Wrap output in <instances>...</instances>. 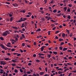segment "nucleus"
I'll use <instances>...</instances> for the list:
<instances>
[{"label":"nucleus","mask_w":76,"mask_h":76,"mask_svg":"<svg viewBox=\"0 0 76 76\" xmlns=\"http://www.w3.org/2000/svg\"><path fill=\"white\" fill-rule=\"evenodd\" d=\"M10 41L11 42H13L14 41V40L12 39H10Z\"/></svg>","instance_id":"nucleus-30"},{"label":"nucleus","mask_w":76,"mask_h":76,"mask_svg":"<svg viewBox=\"0 0 76 76\" xmlns=\"http://www.w3.org/2000/svg\"><path fill=\"white\" fill-rule=\"evenodd\" d=\"M1 72H0V73L1 74H2L4 72V71L3 69H1Z\"/></svg>","instance_id":"nucleus-12"},{"label":"nucleus","mask_w":76,"mask_h":76,"mask_svg":"<svg viewBox=\"0 0 76 76\" xmlns=\"http://www.w3.org/2000/svg\"><path fill=\"white\" fill-rule=\"evenodd\" d=\"M44 74V72H41L40 73V75H42Z\"/></svg>","instance_id":"nucleus-16"},{"label":"nucleus","mask_w":76,"mask_h":76,"mask_svg":"<svg viewBox=\"0 0 76 76\" xmlns=\"http://www.w3.org/2000/svg\"><path fill=\"white\" fill-rule=\"evenodd\" d=\"M36 61L38 63H39L40 62V61L39 60L37 59L36 60Z\"/></svg>","instance_id":"nucleus-51"},{"label":"nucleus","mask_w":76,"mask_h":76,"mask_svg":"<svg viewBox=\"0 0 76 76\" xmlns=\"http://www.w3.org/2000/svg\"><path fill=\"white\" fill-rule=\"evenodd\" d=\"M51 31H49L48 32V35H50V33Z\"/></svg>","instance_id":"nucleus-29"},{"label":"nucleus","mask_w":76,"mask_h":76,"mask_svg":"<svg viewBox=\"0 0 76 76\" xmlns=\"http://www.w3.org/2000/svg\"><path fill=\"white\" fill-rule=\"evenodd\" d=\"M14 38H15V40L16 41H17L18 40V39L15 37H14Z\"/></svg>","instance_id":"nucleus-32"},{"label":"nucleus","mask_w":76,"mask_h":76,"mask_svg":"<svg viewBox=\"0 0 76 76\" xmlns=\"http://www.w3.org/2000/svg\"><path fill=\"white\" fill-rule=\"evenodd\" d=\"M25 20H26V19H24V20L20 19V20H19L16 21V22H17V23H18L19 22H22L23 21H25Z\"/></svg>","instance_id":"nucleus-2"},{"label":"nucleus","mask_w":76,"mask_h":76,"mask_svg":"<svg viewBox=\"0 0 76 76\" xmlns=\"http://www.w3.org/2000/svg\"><path fill=\"white\" fill-rule=\"evenodd\" d=\"M56 27H53V28H52V30H53V31H54L56 29Z\"/></svg>","instance_id":"nucleus-33"},{"label":"nucleus","mask_w":76,"mask_h":76,"mask_svg":"<svg viewBox=\"0 0 76 76\" xmlns=\"http://www.w3.org/2000/svg\"><path fill=\"white\" fill-rule=\"evenodd\" d=\"M34 76H37V75L36 74L34 73L33 75Z\"/></svg>","instance_id":"nucleus-59"},{"label":"nucleus","mask_w":76,"mask_h":76,"mask_svg":"<svg viewBox=\"0 0 76 76\" xmlns=\"http://www.w3.org/2000/svg\"><path fill=\"white\" fill-rule=\"evenodd\" d=\"M67 9V7H64V11H65V12H66V11Z\"/></svg>","instance_id":"nucleus-15"},{"label":"nucleus","mask_w":76,"mask_h":76,"mask_svg":"<svg viewBox=\"0 0 76 76\" xmlns=\"http://www.w3.org/2000/svg\"><path fill=\"white\" fill-rule=\"evenodd\" d=\"M52 58L54 59V60H56V57H55L54 56H53V57H52Z\"/></svg>","instance_id":"nucleus-55"},{"label":"nucleus","mask_w":76,"mask_h":76,"mask_svg":"<svg viewBox=\"0 0 76 76\" xmlns=\"http://www.w3.org/2000/svg\"><path fill=\"white\" fill-rule=\"evenodd\" d=\"M67 11H68V12H70V10L69 8H68V9H67Z\"/></svg>","instance_id":"nucleus-25"},{"label":"nucleus","mask_w":76,"mask_h":76,"mask_svg":"<svg viewBox=\"0 0 76 76\" xmlns=\"http://www.w3.org/2000/svg\"><path fill=\"white\" fill-rule=\"evenodd\" d=\"M66 64H67L69 66H70V65H71V64L69 63H66Z\"/></svg>","instance_id":"nucleus-41"},{"label":"nucleus","mask_w":76,"mask_h":76,"mask_svg":"<svg viewBox=\"0 0 76 76\" xmlns=\"http://www.w3.org/2000/svg\"><path fill=\"white\" fill-rule=\"evenodd\" d=\"M27 74H31V72H29V71H28L27 72Z\"/></svg>","instance_id":"nucleus-36"},{"label":"nucleus","mask_w":76,"mask_h":76,"mask_svg":"<svg viewBox=\"0 0 76 76\" xmlns=\"http://www.w3.org/2000/svg\"><path fill=\"white\" fill-rule=\"evenodd\" d=\"M68 6H69V7H71L72 6V5L71 4H68Z\"/></svg>","instance_id":"nucleus-56"},{"label":"nucleus","mask_w":76,"mask_h":76,"mask_svg":"<svg viewBox=\"0 0 76 76\" xmlns=\"http://www.w3.org/2000/svg\"><path fill=\"white\" fill-rule=\"evenodd\" d=\"M12 65L13 66H15L16 65L14 63V64H12Z\"/></svg>","instance_id":"nucleus-47"},{"label":"nucleus","mask_w":76,"mask_h":76,"mask_svg":"<svg viewBox=\"0 0 76 76\" xmlns=\"http://www.w3.org/2000/svg\"><path fill=\"white\" fill-rule=\"evenodd\" d=\"M0 47H1L2 48H3V49H5V47L4 46V45H3L1 44L0 45Z\"/></svg>","instance_id":"nucleus-6"},{"label":"nucleus","mask_w":76,"mask_h":76,"mask_svg":"<svg viewBox=\"0 0 76 76\" xmlns=\"http://www.w3.org/2000/svg\"><path fill=\"white\" fill-rule=\"evenodd\" d=\"M14 32L15 33H16V32H17V33H19L20 32H19L18 31H16V30H15L14 31Z\"/></svg>","instance_id":"nucleus-26"},{"label":"nucleus","mask_w":76,"mask_h":76,"mask_svg":"<svg viewBox=\"0 0 76 76\" xmlns=\"http://www.w3.org/2000/svg\"><path fill=\"white\" fill-rule=\"evenodd\" d=\"M61 13H60V14H58L57 15V16H61Z\"/></svg>","instance_id":"nucleus-57"},{"label":"nucleus","mask_w":76,"mask_h":76,"mask_svg":"<svg viewBox=\"0 0 76 76\" xmlns=\"http://www.w3.org/2000/svg\"><path fill=\"white\" fill-rule=\"evenodd\" d=\"M12 15H13V13L12 12H11L10 14H9V16L10 17H11Z\"/></svg>","instance_id":"nucleus-17"},{"label":"nucleus","mask_w":76,"mask_h":76,"mask_svg":"<svg viewBox=\"0 0 76 76\" xmlns=\"http://www.w3.org/2000/svg\"><path fill=\"white\" fill-rule=\"evenodd\" d=\"M12 28H14V29H15L16 30H18V29H20L19 27H14L13 26H12Z\"/></svg>","instance_id":"nucleus-5"},{"label":"nucleus","mask_w":76,"mask_h":76,"mask_svg":"<svg viewBox=\"0 0 76 76\" xmlns=\"http://www.w3.org/2000/svg\"><path fill=\"white\" fill-rule=\"evenodd\" d=\"M22 37H23V38H25V36H24V35L23 34H22Z\"/></svg>","instance_id":"nucleus-54"},{"label":"nucleus","mask_w":76,"mask_h":76,"mask_svg":"<svg viewBox=\"0 0 76 76\" xmlns=\"http://www.w3.org/2000/svg\"><path fill=\"white\" fill-rule=\"evenodd\" d=\"M64 44V42H61V45H63Z\"/></svg>","instance_id":"nucleus-35"},{"label":"nucleus","mask_w":76,"mask_h":76,"mask_svg":"<svg viewBox=\"0 0 76 76\" xmlns=\"http://www.w3.org/2000/svg\"><path fill=\"white\" fill-rule=\"evenodd\" d=\"M31 65V63H28V65L29 66H30Z\"/></svg>","instance_id":"nucleus-46"},{"label":"nucleus","mask_w":76,"mask_h":76,"mask_svg":"<svg viewBox=\"0 0 76 76\" xmlns=\"http://www.w3.org/2000/svg\"><path fill=\"white\" fill-rule=\"evenodd\" d=\"M41 31V29H40V28H39L38 29H37L36 30V32H40Z\"/></svg>","instance_id":"nucleus-9"},{"label":"nucleus","mask_w":76,"mask_h":76,"mask_svg":"<svg viewBox=\"0 0 76 76\" xmlns=\"http://www.w3.org/2000/svg\"><path fill=\"white\" fill-rule=\"evenodd\" d=\"M15 48H13V49H11V51L12 52L15 51Z\"/></svg>","instance_id":"nucleus-44"},{"label":"nucleus","mask_w":76,"mask_h":76,"mask_svg":"<svg viewBox=\"0 0 76 76\" xmlns=\"http://www.w3.org/2000/svg\"><path fill=\"white\" fill-rule=\"evenodd\" d=\"M6 61H7L8 60H11V59L10 58H6L4 59Z\"/></svg>","instance_id":"nucleus-18"},{"label":"nucleus","mask_w":76,"mask_h":76,"mask_svg":"<svg viewBox=\"0 0 76 76\" xmlns=\"http://www.w3.org/2000/svg\"><path fill=\"white\" fill-rule=\"evenodd\" d=\"M14 72L15 73H17L18 72V70L17 69H15L14 71Z\"/></svg>","instance_id":"nucleus-31"},{"label":"nucleus","mask_w":76,"mask_h":76,"mask_svg":"<svg viewBox=\"0 0 76 76\" xmlns=\"http://www.w3.org/2000/svg\"><path fill=\"white\" fill-rule=\"evenodd\" d=\"M57 12V10L55 9L54 10H53V13H56Z\"/></svg>","instance_id":"nucleus-24"},{"label":"nucleus","mask_w":76,"mask_h":76,"mask_svg":"<svg viewBox=\"0 0 76 76\" xmlns=\"http://www.w3.org/2000/svg\"><path fill=\"white\" fill-rule=\"evenodd\" d=\"M24 24L23 23L21 27V28H23V27H24Z\"/></svg>","instance_id":"nucleus-28"},{"label":"nucleus","mask_w":76,"mask_h":76,"mask_svg":"<svg viewBox=\"0 0 76 76\" xmlns=\"http://www.w3.org/2000/svg\"><path fill=\"white\" fill-rule=\"evenodd\" d=\"M21 55V54L20 53H19V54H18L17 55V56H20Z\"/></svg>","instance_id":"nucleus-49"},{"label":"nucleus","mask_w":76,"mask_h":76,"mask_svg":"<svg viewBox=\"0 0 76 76\" xmlns=\"http://www.w3.org/2000/svg\"><path fill=\"white\" fill-rule=\"evenodd\" d=\"M30 16L29 15H26V17H27V18H28V17H29Z\"/></svg>","instance_id":"nucleus-61"},{"label":"nucleus","mask_w":76,"mask_h":76,"mask_svg":"<svg viewBox=\"0 0 76 76\" xmlns=\"http://www.w3.org/2000/svg\"><path fill=\"white\" fill-rule=\"evenodd\" d=\"M65 36V34L64 33H63V34H62V37H64Z\"/></svg>","instance_id":"nucleus-20"},{"label":"nucleus","mask_w":76,"mask_h":76,"mask_svg":"<svg viewBox=\"0 0 76 76\" xmlns=\"http://www.w3.org/2000/svg\"><path fill=\"white\" fill-rule=\"evenodd\" d=\"M19 32H20V33H23V32H22V30H19Z\"/></svg>","instance_id":"nucleus-53"},{"label":"nucleus","mask_w":76,"mask_h":76,"mask_svg":"<svg viewBox=\"0 0 76 76\" xmlns=\"http://www.w3.org/2000/svg\"><path fill=\"white\" fill-rule=\"evenodd\" d=\"M72 72L74 73H76V70L72 71Z\"/></svg>","instance_id":"nucleus-42"},{"label":"nucleus","mask_w":76,"mask_h":76,"mask_svg":"<svg viewBox=\"0 0 76 76\" xmlns=\"http://www.w3.org/2000/svg\"><path fill=\"white\" fill-rule=\"evenodd\" d=\"M59 32V31H55V34H57V33H58Z\"/></svg>","instance_id":"nucleus-40"},{"label":"nucleus","mask_w":76,"mask_h":76,"mask_svg":"<svg viewBox=\"0 0 76 76\" xmlns=\"http://www.w3.org/2000/svg\"><path fill=\"white\" fill-rule=\"evenodd\" d=\"M42 37V35H40L39 36H37V38H41Z\"/></svg>","instance_id":"nucleus-21"},{"label":"nucleus","mask_w":76,"mask_h":76,"mask_svg":"<svg viewBox=\"0 0 76 76\" xmlns=\"http://www.w3.org/2000/svg\"><path fill=\"white\" fill-rule=\"evenodd\" d=\"M53 54L55 55H57V52L56 51H54L53 52Z\"/></svg>","instance_id":"nucleus-19"},{"label":"nucleus","mask_w":76,"mask_h":76,"mask_svg":"<svg viewBox=\"0 0 76 76\" xmlns=\"http://www.w3.org/2000/svg\"><path fill=\"white\" fill-rule=\"evenodd\" d=\"M24 1H25V2L26 3H27L28 2V1H27V0H24Z\"/></svg>","instance_id":"nucleus-64"},{"label":"nucleus","mask_w":76,"mask_h":76,"mask_svg":"<svg viewBox=\"0 0 76 76\" xmlns=\"http://www.w3.org/2000/svg\"><path fill=\"white\" fill-rule=\"evenodd\" d=\"M38 55L39 56H44V54H42V53H39L38 54Z\"/></svg>","instance_id":"nucleus-10"},{"label":"nucleus","mask_w":76,"mask_h":76,"mask_svg":"<svg viewBox=\"0 0 76 76\" xmlns=\"http://www.w3.org/2000/svg\"><path fill=\"white\" fill-rule=\"evenodd\" d=\"M44 76H49V75L48 74H46L44 75Z\"/></svg>","instance_id":"nucleus-50"},{"label":"nucleus","mask_w":76,"mask_h":76,"mask_svg":"<svg viewBox=\"0 0 76 76\" xmlns=\"http://www.w3.org/2000/svg\"><path fill=\"white\" fill-rule=\"evenodd\" d=\"M44 1H45V4H46L47 2V0H45Z\"/></svg>","instance_id":"nucleus-63"},{"label":"nucleus","mask_w":76,"mask_h":76,"mask_svg":"<svg viewBox=\"0 0 76 76\" xmlns=\"http://www.w3.org/2000/svg\"><path fill=\"white\" fill-rule=\"evenodd\" d=\"M51 54H48V56L47 57L48 58H50L51 57Z\"/></svg>","instance_id":"nucleus-14"},{"label":"nucleus","mask_w":76,"mask_h":76,"mask_svg":"<svg viewBox=\"0 0 76 76\" xmlns=\"http://www.w3.org/2000/svg\"><path fill=\"white\" fill-rule=\"evenodd\" d=\"M12 61L14 63H16V61L14 60H12Z\"/></svg>","instance_id":"nucleus-23"},{"label":"nucleus","mask_w":76,"mask_h":76,"mask_svg":"<svg viewBox=\"0 0 76 76\" xmlns=\"http://www.w3.org/2000/svg\"><path fill=\"white\" fill-rule=\"evenodd\" d=\"M22 46L23 47H24V46H25V43H23L22 44Z\"/></svg>","instance_id":"nucleus-43"},{"label":"nucleus","mask_w":76,"mask_h":76,"mask_svg":"<svg viewBox=\"0 0 76 76\" xmlns=\"http://www.w3.org/2000/svg\"><path fill=\"white\" fill-rule=\"evenodd\" d=\"M20 71L21 73H23V70L22 69H20Z\"/></svg>","instance_id":"nucleus-27"},{"label":"nucleus","mask_w":76,"mask_h":76,"mask_svg":"<svg viewBox=\"0 0 76 76\" xmlns=\"http://www.w3.org/2000/svg\"><path fill=\"white\" fill-rule=\"evenodd\" d=\"M14 7H16L18 5L16 3H14L12 4Z\"/></svg>","instance_id":"nucleus-8"},{"label":"nucleus","mask_w":76,"mask_h":76,"mask_svg":"<svg viewBox=\"0 0 76 76\" xmlns=\"http://www.w3.org/2000/svg\"><path fill=\"white\" fill-rule=\"evenodd\" d=\"M46 46H43L40 49L41 50V51L42 52H43V50L45 48Z\"/></svg>","instance_id":"nucleus-1"},{"label":"nucleus","mask_w":76,"mask_h":76,"mask_svg":"<svg viewBox=\"0 0 76 76\" xmlns=\"http://www.w3.org/2000/svg\"><path fill=\"white\" fill-rule=\"evenodd\" d=\"M31 34L32 35L34 34V32H32L31 33Z\"/></svg>","instance_id":"nucleus-52"},{"label":"nucleus","mask_w":76,"mask_h":76,"mask_svg":"<svg viewBox=\"0 0 76 76\" xmlns=\"http://www.w3.org/2000/svg\"><path fill=\"white\" fill-rule=\"evenodd\" d=\"M71 18V17L70 15H68V19H70Z\"/></svg>","instance_id":"nucleus-39"},{"label":"nucleus","mask_w":76,"mask_h":76,"mask_svg":"<svg viewBox=\"0 0 76 76\" xmlns=\"http://www.w3.org/2000/svg\"><path fill=\"white\" fill-rule=\"evenodd\" d=\"M69 19H67L66 20H65L64 21V22H67V21H69Z\"/></svg>","instance_id":"nucleus-34"},{"label":"nucleus","mask_w":76,"mask_h":76,"mask_svg":"<svg viewBox=\"0 0 76 76\" xmlns=\"http://www.w3.org/2000/svg\"><path fill=\"white\" fill-rule=\"evenodd\" d=\"M20 52L21 53H23V50H21V49H20Z\"/></svg>","instance_id":"nucleus-45"},{"label":"nucleus","mask_w":76,"mask_h":76,"mask_svg":"<svg viewBox=\"0 0 76 76\" xmlns=\"http://www.w3.org/2000/svg\"><path fill=\"white\" fill-rule=\"evenodd\" d=\"M36 56V54H34L33 55V57L35 58Z\"/></svg>","instance_id":"nucleus-48"},{"label":"nucleus","mask_w":76,"mask_h":76,"mask_svg":"<svg viewBox=\"0 0 76 76\" xmlns=\"http://www.w3.org/2000/svg\"><path fill=\"white\" fill-rule=\"evenodd\" d=\"M6 64V63L4 61H1V64L4 65Z\"/></svg>","instance_id":"nucleus-3"},{"label":"nucleus","mask_w":76,"mask_h":76,"mask_svg":"<svg viewBox=\"0 0 76 76\" xmlns=\"http://www.w3.org/2000/svg\"><path fill=\"white\" fill-rule=\"evenodd\" d=\"M0 39L2 41H3L4 40L3 38L2 37H0Z\"/></svg>","instance_id":"nucleus-22"},{"label":"nucleus","mask_w":76,"mask_h":76,"mask_svg":"<svg viewBox=\"0 0 76 76\" xmlns=\"http://www.w3.org/2000/svg\"><path fill=\"white\" fill-rule=\"evenodd\" d=\"M36 44H37V43H36V42H34V45H36Z\"/></svg>","instance_id":"nucleus-62"},{"label":"nucleus","mask_w":76,"mask_h":76,"mask_svg":"<svg viewBox=\"0 0 76 76\" xmlns=\"http://www.w3.org/2000/svg\"><path fill=\"white\" fill-rule=\"evenodd\" d=\"M67 50V48H64V49H63V51H66Z\"/></svg>","instance_id":"nucleus-11"},{"label":"nucleus","mask_w":76,"mask_h":76,"mask_svg":"<svg viewBox=\"0 0 76 76\" xmlns=\"http://www.w3.org/2000/svg\"><path fill=\"white\" fill-rule=\"evenodd\" d=\"M7 35V34L6 33H3V34L2 35V36L4 37H6Z\"/></svg>","instance_id":"nucleus-4"},{"label":"nucleus","mask_w":76,"mask_h":76,"mask_svg":"<svg viewBox=\"0 0 76 76\" xmlns=\"http://www.w3.org/2000/svg\"><path fill=\"white\" fill-rule=\"evenodd\" d=\"M73 35V34L72 33H71L69 35V36L70 37H72Z\"/></svg>","instance_id":"nucleus-37"},{"label":"nucleus","mask_w":76,"mask_h":76,"mask_svg":"<svg viewBox=\"0 0 76 76\" xmlns=\"http://www.w3.org/2000/svg\"><path fill=\"white\" fill-rule=\"evenodd\" d=\"M28 15H31V13L30 12H28Z\"/></svg>","instance_id":"nucleus-60"},{"label":"nucleus","mask_w":76,"mask_h":76,"mask_svg":"<svg viewBox=\"0 0 76 76\" xmlns=\"http://www.w3.org/2000/svg\"><path fill=\"white\" fill-rule=\"evenodd\" d=\"M26 10H21L20 11V12H23V13H25Z\"/></svg>","instance_id":"nucleus-7"},{"label":"nucleus","mask_w":76,"mask_h":76,"mask_svg":"<svg viewBox=\"0 0 76 76\" xmlns=\"http://www.w3.org/2000/svg\"><path fill=\"white\" fill-rule=\"evenodd\" d=\"M39 69L40 70H41L42 69L41 68V66H40L39 67Z\"/></svg>","instance_id":"nucleus-38"},{"label":"nucleus","mask_w":76,"mask_h":76,"mask_svg":"<svg viewBox=\"0 0 76 76\" xmlns=\"http://www.w3.org/2000/svg\"><path fill=\"white\" fill-rule=\"evenodd\" d=\"M63 40H64L63 39L60 38L59 39V42H61V41H63Z\"/></svg>","instance_id":"nucleus-13"},{"label":"nucleus","mask_w":76,"mask_h":76,"mask_svg":"<svg viewBox=\"0 0 76 76\" xmlns=\"http://www.w3.org/2000/svg\"><path fill=\"white\" fill-rule=\"evenodd\" d=\"M59 48L60 49V50H62L63 48L62 47H59Z\"/></svg>","instance_id":"nucleus-58"}]
</instances>
